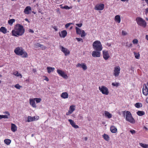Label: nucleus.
<instances>
[{
	"label": "nucleus",
	"instance_id": "nucleus-8",
	"mask_svg": "<svg viewBox=\"0 0 148 148\" xmlns=\"http://www.w3.org/2000/svg\"><path fill=\"white\" fill-rule=\"evenodd\" d=\"M143 94L147 96L148 94V82L146 84L144 85L142 89Z\"/></svg>",
	"mask_w": 148,
	"mask_h": 148
},
{
	"label": "nucleus",
	"instance_id": "nucleus-15",
	"mask_svg": "<svg viewBox=\"0 0 148 148\" xmlns=\"http://www.w3.org/2000/svg\"><path fill=\"white\" fill-rule=\"evenodd\" d=\"M31 7L30 6H27L25 9L24 12L25 14H29L31 13Z\"/></svg>",
	"mask_w": 148,
	"mask_h": 148
},
{
	"label": "nucleus",
	"instance_id": "nucleus-21",
	"mask_svg": "<svg viewBox=\"0 0 148 148\" xmlns=\"http://www.w3.org/2000/svg\"><path fill=\"white\" fill-rule=\"evenodd\" d=\"M114 20L115 21L118 23H119L121 22V17L119 15H116L114 17Z\"/></svg>",
	"mask_w": 148,
	"mask_h": 148
},
{
	"label": "nucleus",
	"instance_id": "nucleus-11",
	"mask_svg": "<svg viewBox=\"0 0 148 148\" xmlns=\"http://www.w3.org/2000/svg\"><path fill=\"white\" fill-rule=\"evenodd\" d=\"M76 33L77 34L81 35L82 37L85 36L86 34L84 31L81 30L80 28H76Z\"/></svg>",
	"mask_w": 148,
	"mask_h": 148
},
{
	"label": "nucleus",
	"instance_id": "nucleus-22",
	"mask_svg": "<svg viewBox=\"0 0 148 148\" xmlns=\"http://www.w3.org/2000/svg\"><path fill=\"white\" fill-rule=\"evenodd\" d=\"M67 34V32L65 30L61 31V34H60V36L63 38H64Z\"/></svg>",
	"mask_w": 148,
	"mask_h": 148
},
{
	"label": "nucleus",
	"instance_id": "nucleus-60",
	"mask_svg": "<svg viewBox=\"0 0 148 148\" xmlns=\"http://www.w3.org/2000/svg\"><path fill=\"white\" fill-rule=\"evenodd\" d=\"M146 102L148 103V98H147L146 99Z\"/></svg>",
	"mask_w": 148,
	"mask_h": 148
},
{
	"label": "nucleus",
	"instance_id": "nucleus-3",
	"mask_svg": "<svg viewBox=\"0 0 148 148\" xmlns=\"http://www.w3.org/2000/svg\"><path fill=\"white\" fill-rule=\"evenodd\" d=\"M94 49L96 51H101L102 49V47L101 42L99 40L95 41L92 44Z\"/></svg>",
	"mask_w": 148,
	"mask_h": 148
},
{
	"label": "nucleus",
	"instance_id": "nucleus-19",
	"mask_svg": "<svg viewBox=\"0 0 148 148\" xmlns=\"http://www.w3.org/2000/svg\"><path fill=\"white\" fill-rule=\"evenodd\" d=\"M68 121L69 122L71 125L75 129L79 128V127L77 125H76L75 123L73 120L71 119H69L68 120Z\"/></svg>",
	"mask_w": 148,
	"mask_h": 148
},
{
	"label": "nucleus",
	"instance_id": "nucleus-52",
	"mask_svg": "<svg viewBox=\"0 0 148 148\" xmlns=\"http://www.w3.org/2000/svg\"><path fill=\"white\" fill-rule=\"evenodd\" d=\"M72 113H71L70 111L69 110L68 112L66 113V115H69L70 114H71Z\"/></svg>",
	"mask_w": 148,
	"mask_h": 148
},
{
	"label": "nucleus",
	"instance_id": "nucleus-33",
	"mask_svg": "<svg viewBox=\"0 0 148 148\" xmlns=\"http://www.w3.org/2000/svg\"><path fill=\"white\" fill-rule=\"evenodd\" d=\"M4 142L6 144L9 145L11 143V140L9 139H5L4 140Z\"/></svg>",
	"mask_w": 148,
	"mask_h": 148
},
{
	"label": "nucleus",
	"instance_id": "nucleus-26",
	"mask_svg": "<svg viewBox=\"0 0 148 148\" xmlns=\"http://www.w3.org/2000/svg\"><path fill=\"white\" fill-rule=\"evenodd\" d=\"M11 130L13 132H15L17 130V127L14 124H11Z\"/></svg>",
	"mask_w": 148,
	"mask_h": 148
},
{
	"label": "nucleus",
	"instance_id": "nucleus-34",
	"mask_svg": "<svg viewBox=\"0 0 148 148\" xmlns=\"http://www.w3.org/2000/svg\"><path fill=\"white\" fill-rule=\"evenodd\" d=\"M3 118L8 119V115H0V119Z\"/></svg>",
	"mask_w": 148,
	"mask_h": 148
},
{
	"label": "nucleus",
	"instance_id": "nucleus-13",
	"mask_svg": "<svg viewBox=\"0 0 148 148\" xmlns=\"http://www.w3.org/2000/svg\"><path fill=\"white\" fill-rule=\"evenodd\" d=\"M60 49L61 51L64 54L65 56H67L69 54L70 51L64 47L63 46H61Z\"/></svg>",
	"mask_w": 148,
	"mask_h": 148
},
{
	"label": "nucleus",
	"instance_id": "nucleus-12",
	"mask_svg": "<svg viewBox=\"0 0 148 148\" xmlns=\"http://www.w3.org/2000/svg\"><path fill=\"white\" fill-rule=\"evenodd\" d=\"M103 57L105 60H107L109 58L110 56L108 51L103 50Z\"/></svg>",
	"mask_w": 148,
	"mask_h": 148
},
{
	"label": "nucleus",
	"instance_id": "nucleus-44",
	"mask_svg": "<svg viewBox=\"0 0 148 148\" xmlns=\"http://www.w3.org/2000/svg\"><path fill=\"white\" fill-rule=\"evenodd\" d=\"M127 32L123 30L122 31V34L123 36H125L127 34Z\"/></svg>",
	"mask_w": 148,
	"mask_h": 148
},
{
	"label": "nucleus",
	"instance_id": "nucleus-25",
	"mask_svg": "<svg viewBox=\"0 0 148 148\" xmlns=\"http://www.w3.org/2000/svg\"><path fill=\"white\" fill-rule=\"evenodd\" d=\"M104 114L105 116L108 118H110L112 117V115L107 111H105Z\"/></svg>",
	"mask_w": 148,
	"mask_h": 148
},
{
	"label": "nucleus",
	"instance_id": "nucleus-61",
	"mask_svg": "<svg viewBox=\"0 0 148 148\" xmlns=\"http://www.w3.org/2000/svg\"><path fill=\"white\" fill-rule=\"evenodd\" d=\"M25 21H28V20L27 19V18H25Z\"/></svg>",
	"mask_w": 148,
	"mask_h": 148
},
{
	"label": "nucleus",
	"instance_id": "nucleus-14",
	"mask_svg": "<svg viewBox=\"0 0 148 148\" xmlns=\"http://www.w3.org/2000/svg\"><path fill=\"white\" fill-rule=\"evenodd\" d=\"M101 51H94L92 52V56L94 57H99L100 56Z\"/></svg>",
	"mask_w": 148,
	"mask_h": 148
},
{
	"label": "nucleus",
	"instance_id": "nucleus-16",
	"mask_svg": "<svg viewBox=\"0 0 148 148\" xmlns=\"http://www.w3.org/2000/svg\"><path fill=\"white\" fill-rule=\"evenodd\" d=\"M38 116H34L33 117L31 116H28V117L27 121L28 122H30L34 121L36 120H37L38 119Z\"/></svg>",
	"mask_w": 148,
	"mask_h": 148
},
{
	"label": "nucleus",
	"instance_id": "nucleus-6",
	"mask_svg": "<svg viewBox=\"0 0 148 148\" xmlns=\"http://www.w3.org/2000/svg\"><path fill=\"white\" fill-rule=\"evenodd\" d=\"M99 90L102 93L106 95H107L109 93L108 89L106 87L103 86H99Z\"/></svg>",
	"mask_w": 148,
	"mask_h": 148
},
{
	"label": "nucleus",
	"instance_id": "nucleus-17",
	"mask_svg": "<svg viewBox=\"0 0 148 148\" xmlns=\"http://www.w3.org/2000/svg\"><path fill=\"white\" fill-rule=\"evenodd\" d=\"M76 67L82 68L84 70H85L87 69V67L85 63H78L76 65Z\"/></svg>",
	"mask_w": 148,
	"mask_h": 148
},
{
	"label": "nucleus",
	"instance_id": "nucleus-39",
	"mask_svg": "<svg viewBox=\"0 0 148 148\" xmlns=\"http://www.w3.org/2000/svg\"><path fill=\"white\" fill-rule=\"evenodd\" d=\"M14 28H23V26L20 24H17L15 26Z\"/></svg>",
	"mask_w": 148,
	"mask_h": 148
},
{
	"label": "nucleus",
	"instance_id": "nucleus-64",
	"mask_svg": "<svg viewBox=\"0 0 148 148\" xmlns=\"http://www.w3.org/2000/svg\"><path fill=\"white\" fill-rule=\"evenodd\" d=\"M54 29H55V30L56 31H57V28H54Z\"/></svg>",
	"mask_w": 148,
	"mask_h": 148
},
{
	"label": "nucleus",
	"instance_id": "nucleus-5",
	"mask_svg": "<svg viewBox=\"0 0 148 148\" xmlns=\"http://www.w3.org/2000/svg\"><path fill=\"white\" fill-rule=\"evenodd\" d=\"M136 21L138 25L140 26L145 27L147 25V23L142 18L138 17L136 18Z\"/></svg>",
	"mask_w": 148,
	"mask_h": 148
},
{
	"label": "nucleus",
	"instance_id": "nucleus-62",
	"mask_svg": "<svg viewBox=\"0 0 148 148\" xmlns=\"http://www.w3.org/2000/svg\"><path fill=\"white\" fill-rule=\"evenodd\" d=\"M81 0H77V1L78 2H79L81 1Z\"/></svg>",
	"mask_w": 148,
	"mask_h": 148
},
{
	"label": "nucleus",
	"instance_id": "nucleus-58",
	"mask_svg": "<svg viewBox=\"0 0 148 148\" xmlns=\"http://www.w3.org/2000/svg\"><path fill=\"white\" fill-rule=\"evenodd\" d=\"M33 71L34 72H35L36 71V70L35 69H33Z\"/></svg>",
	"mask_w": 148,
	"mask_h": 148
},
{
	"label": "nucleus",
	"instance_id": "nucleus-7",
	"mask_svg": "<svg viewBox=\"0 0 148 148\" xmlns=\"http://www.w3.org/2000/svg\"><path fill=\"white\" fill-rule=\"evenodd\" d=\"M121 68L119 66L114 67L113 70V75L115 77H118L120 73Z\"/></svg>",
	"mask_w": 148,
	"mask_h": 148
},
{
	"label": "nucleus",
	"instance_id": "nucleus-42",
	"mask_svg": "<svg viewBox=\"0 0 148 148\" xmlns=\"http://www.w3.org/2000/svg\"><path fill=\"white\" fill-rule=\"evenodd\" d=\"M133 43L134 44H137L138 43V41L137 39H134L133 40Z\"/></svg>",
	"mask_w": 148,
	"mask_h": 148
},
{
	"label": "nucleus",
	"instance_id": "nucleus-54",
	"mask_svg": "<svg viewBox=\"0 0 148 148\" xmlns=\"http://www.w3.org/2000/svg\"><path fill=\"white\" fill-rule=\"evenodd\" d=\"M4 113H5L6 114H8V116H10V114L9 113V112H7V111L5 112Z\"/></svg>",
	"mask_w": 148,
	"mask_h": 148
},
{
	"label": "nucleus",
	"instance_id": "nucleus-18",
	"mask_svg": "<svg viewBox=\"0 0 148 148\" xmlns=\"http://www.w3.org/2000/svg\"><path fill=\"white\" fill-rule=\"evenodd\" d=\"M29 103L30 105L33 107L36 108V106L35 103V100L34 99H30Z\"/></svg>",
	"mask_w": 148,
	"mask_h": 148
},
{
	"label": "nucleus",
	"instance_id": "nucleus-1",
	"mask_svg": "<svg viewBox=\"0 0 148 148\" xmlns=\"http://www.w3.org/2000/svg\"><path fill=\"white\" fill-rule=\"evenodd\" d=\"M14 52L16 55L21 56L23 58H27L28 56L27 53L21 47H17L15 49Z\"/></svg>",
	"mask_w": 148,
	"mask_h": 148
},
{
	"label": "nucleus",
	"instance_id": "nucleus-10",
	"mask_svg": "<svg viewBox=\"0 0 148 148\" xmlns=\"http://www.w3.org/2000/svg\"><path fill=\"white\" fill-rule=\"evenodd\" d=\"M57 72L60 76H62L63 78L66 79H67L68 78V77L67 75L62 71L60 69H58L57 70Z\"/></svg>",
	"mask_w": 148,
	"mask_h": 148
},
{
	"label": "nucleus",
	"instance_id": "nucleus-23",
	"mask_svg": "<svg viewBox=\"0 0 148 148\" xmlns=\"http://www.w3.org/2000/svg\"><path fill=\"white\" fill-rule=\"evenodd\" d=\"M110 130L112 132L115 133L116 132L117 129L114 126H112L110 127Z\"/></svg>",
	"mask_w": 148,
	"mask_h": 148
},
{
	"label": "nucleus",
	"instance_id": "nucleus-50",
	"mask_svg": "<svg viewBox=\"0 0 148 148\" xmlns=\"http://www.w3.org/2000/svg\"><path fill=\"white\" fill-rule=\"evenodd\" d=\"M82 25V23L76 24V25H77L78 27H81V26Z\"/></svg>",
	"mask_w": 148,
	"mask_h": 148
},
{
	"label": "nucleus",
	"instance_id": "nucleus-36",
	"mask_svg": "<svg viewBox=\"0 0 148 148\" xmlns=\"http://www.w3.org/2000/svg\"><path fill=\"white\" fill-rule=\"evenodd\" d=\"M142 105L141 103H137L135 104V106L137 108H139L142 107Z\"/></svg>",
	"mask_w": 148,
	"mask_h": 148
},
{
	"label": "nucleus",
	"instance_id": "nucleus-56",
	"mask_svg": "<svg viewBox=\"0 0 148 148\" xmlns=\"http://www.w3.org/2000/svg\"><path fill=\"white\" fill-rule=\"evenodd\" d=\"M83 118V117L82 116H79V119H82Z\"/></svg>",
	"mask_w": 148,
	"mask_h": 148
},
{
	"label": "nucleus",
	"instance_id": "nucleus-57",
	"mask_svg": "<svg viewBox=\"0 0 148 148\" xmlns=\"http://www.w3.org/2000/svg\"><path fill=\"white\" fill-rule=\"evenodd\" d=\"M88 138L87 137H85L84 138V140L86 141L87 140Z\"/></svg>",
	"mask_w": 148,
	"mask_h": 148
},
{
	"label": "nucleus",
	"instance_id": "nucleus-28",
	"mask_svg": "<svg viewBox=\"0 0 148 148\" xmlns=\"http://www.w3.org/2000/svg\"><path fill=\"white\" fill-rule=\"evenodd\" d=\"M136 113L138 116H142L145 114V112L142 111H138L136 112Z\"/></svg>",
	"mask_w": 148,
	"mask_h": 148
},
{
	"label": "nucleus",
	"instance_id": "nucleus-47",
	"mask_svg": "<svg viewBox=\"0 0 148 148\" xmlns=\"http://www.w3.org/2000/svg\"><path fill=\"white\" fill-rule=\"evenodd\" d=\"M76 39L78 42L82 41V42H83V40L81 38H76Z\"/></svg>",
	"mask_w": 148,
	"mask_h": 148
},
{
	"label": "nucleus",
	"instance_id": "nucleus-63",
	"mask_svg": "<svg viewBox=\"0 0 148 148\" xmlns=\"http://www.w3.org/2000/svg\"><path fill=\"white\" fill-rule=\"evenodd\" d=\"M146 19L148 21V18H146Z\"/></svg>",
	"mask_w": 148,
	"mask_h": 148
},
{
	"label": "nucleus",
	"instance_id": "nucleus-38",
	"mask_svg": "<svg viewBox=\"0 0 148 148\" xmlns=\"http://www.w3.org/2000/svg\"><path fill=\"white\" fill-rule=\"evenodd\" d=\"M34 99L37 103L40 102L41 101V99L40 98H35Z\"/></svg>",
	"mask_w": 148,
	"mask_h": 148
},
{
	"label": "nucleus",
	"instance_id": "nucleus-37",
	"mask_svg": "<svg viewBox=\"0 0 148 148\" xmlns=\"http://www.w3.org/2000/svg\"><path fill=\"white\" fill-rule=\"evenodd\" d=\"M0 31L2 32L4 34L7 33V30L6 28H0Z\"/></svg>",
	"mask_w": 148,
	"mask_h": 148
},
{
	"label": "nucleus",
	"instance_id": "nucleus-55",
	"mask_svg": "<svg viewBox=\"0 0 148 148\" xmlns=\"http://www.w3.org/2000/svg\"><path fill=\"white\" fill-rule=\"evenodd\" d=\"M123 2H128L129 1V0H121Z\"/></svg>",
	"mask_w": 148,
	"mask_h": 148
},
{
	"label": "nucleus",
	"instance_id": "nucleus-53",
	"mask_svg": "<svg viewBox=\"0 0 148 148\" xmlns=\"http://www.w3.org/2000/svg\"><path fill=\"white\" fill-rule=\"evenodd\" d=\"M148 13V8L145 9V14H147Z\"/></svg>",
	"mask_w": 148,
	"mask_h": 148
},
{
	"label": "nucleus",
	"instance_id": "nucleus-45",
	"mask_svg": "<svg viewBox=\"0 0 148 148\" xmlns=\"http://www.w3.org/2000/svg\"><path fill=\"white\" fill-rule=\"evenodd\" d=\"M41 45V44H40V43H38L36 44L35 45V47L37 48L38 47H40Z\"/></svg>",
	"mask_w": 148,
	"mask_h": 148
},
{
	"label": "nucleus",
	"instance_id": "nucleus-46",
	"mask_svg": "<svg viewBox=\"0 0 148 148\" xmlns=\"http://www.w3.org/2000/svg\"><path fill=\"white\" fill-rule=\"evenodd\" d=\"M73 23H68L66 24L65 25V28H68L71 25L73 24Z\"/></svg>",
	"mask_w": 148,
	"mask_h": 148
},
{
	"label": "nucleus",
	"instance_id": "nucleus-51",
	"mask_svg": "<svg viewBox=\"0 0 148 148\" xmlns=\"http://www.w3.org/2000/svg\"><path fill=\"white\" fill-rule=\"evenodd\" d=\"M29 32L31 33H33L34 32V31L33 30L31 29H29Z\"/></svg>",
	"mask_w": 148,
	"mask_h": 148
},
{
	"label": "nucleus",
	"instance_id": "nucleus-41",
	"mask_svg": "<svg viewBox=\"0 0 148 148\" xmlns=\"http://www.w3.org/2000/svg\"><path fill=\"white\" fill-rule=\"evenodd\" d=\"M112 84L113 86L117 87L119 85V84L117 82H113Z\"/></svg>",
	"mask_w": 148,
	"mask_h": 148
},
{
	"label": "nucleus",
	"instance_id": "nucleus-35",
	"mask_svg": "<svg viewBox=\"0 0 148 148\" xmlns=\"http://www.w3.org/2000/svg\"><path fill=\"white\" fill-rule=\"evenodd\" d=\"M134 55L135 58L136 59H138L139 58L140 55L139 53H137L135 52H134Z\"/></svg>",
	"mask_w": 148,
	"mask_h": 148
},
{
	"label": "nucleus",
	"instance_id": "nucleus-2",
	"mask_svg": "<svg viewBox=\"0 0 148 148\" xmlns=\"http://www.w3.org/2000/svg\"><path fill=\"white\" fill-rule=\"evenodd\" d=\"M24 28H15L12 31V35L15 36H21L24 33Z\"/></svg>",
	"mask_w": 148,
	"mask_h": 148
},
{
	"label": "nucleus",
	"instance_id": "nucleus-30",
	"mask_svg": "<svg viewBox=\"0 0 148 148\" xmlns=\"http://www.w3.org/2000/svg\"><path fill=\"white\" fill-rule=\"evenodd\" d=\"M103 137L104 139L107 141H108L109 140V136L107 134H104L103 135Z\"/></svg>",
	"mask_w": 148,
	"mask_h": 148
},
{
	"label": "nucleus",
	"instance_id": "nucleus-40",
	"mask_svg": "<svg viewBox=\"0 0 148 148\" xmlns=\"http://www.w3.org/2000/svg\"><path fill=\"white\" fill-rule=\"evenodd\" d=\"M15 88L17 89H19L21 87V86H20L18 84H17L14 86Z\"/></svg>",
	"mask_w": 148,
	"mask_h": 148
},
{
	"label": "nucleus",
	"instance_id": "nucleus-20",
	"mask_svg": "<svg viewBox=\"0 0 148 148\" xmlns=\"http://www.w3.org/2000/svg\"><path fill=\"white\" fill-rule=\"evenodd\" d=\"M61 97L62 98L65 99L68 98L69 95L67 92H64L62 93Z\"/></svg>",
	"mask_w": 148,
	"mask_h": 148
},
{
	"label": "nucleus",
	"instance_id": "nucleus-43",
	"mask_svg": "<svg viewBox=\"0 0 148 148\" xmlns=\"http://www.w3.org/2000/svg\"><path fill=\"white\" fill-rule=\"evenodd\" d=\"M62 8H63L65 9H69L71 8V7H69L67 5H65L63 7H62Z\"/></svg>",
	"mask_w": 148,
	"mask_h": 148
},
{
	"label": "nucleus",
	"instance_id": "nucleus-9",
	"mask_svg": "<svg viewBox=\"0 0 148 148\" xmlns=\"http://www.w3.org/2000/svg\"><path fill=\"white\" fill-rule=\"evenodd\" d=\"M104 7V5L103 3H99L96 4L95 7L94 9L95 10H103Z\"/></svg>",
	"mask_w": 148,
	"mask_h": 148
},
{
	"label": "nucleus",
	"instance_id": "nucleus-31",
	"mask_svg": "<svg viewBox=\"0 0 148 148\" xmlns=\"http://www.w3.org/2000/svg\"><path fill=\"white\" fill-rule=\"evenodd\" d=\"M139 145L141 147L143 148H148V145L147 144L140 143Z\"/></svg>",
	"mask_w": 148,
	"mask_h": 148
},
{
	"label": "nucleus",
	"instance_id": "nucleus-4",
	"mask_svg": "<svg viewBox=\"0 0 148 148\" xmlns=\"http://www.w3.org/2000/svg\"><path fill=\"white\" fill-rule=\"evenodd\" d=\"M126 120L131 123L134 124L135 123V121L132 117L131 112L129 111H127L126 113Z\"/></svg>",
	"mask_w": 148,
	"mask_h": 148
},
{
	"label": "nucleus",
	"instance_id": "nucleus-59",
	"mask_svg": "<svg viewBox=\"0 0 148 148\" xmlns=\"http://www.w3.org/2000/svg\"><path fill=\"white\" fill-rule=\"evenodd\" d=\"M45 80L47 81H49V79H48V78L47 77H46V78H45Z\"/></svg>",
	"mask_w": 148,
	"mask_h": 148
},
{
	"label": "nucleus",
	"instance_id": "nucleus-49",
	"mask_svg": "<svg viewBox=\"0 0 148 148\" xmlns=\"http://www.w3.org/2000/svg\"><path fill=\"white\" fill-rule=\"evenodd\" d=\"M40 48L42 49H45L46 48V47L42 45H41L40 46Z\"/></svg>",
	"mask_w": 148,
	"mask_h": 148
},
{
	"label": "nucleus",
	"instance_id": "nucleus-27",
	"mask_svg": "<svg viewBox=\"0 0 148 148\" xmlns=\"http://www.w3.org/2000/svg\"><path fill=\"white\" fill-rule=\"evenodd\" d=\"M13 74L16 77H20V78L22 77V75L20 73H19L18 71H16L13 73Z\"/></svg>",
	"mask_w": 148,
	"mask_h": 148
},
{
	"label": "nucleus",
	"instance_id": "nucleus-48",
	"mask_svg": "<svg viewBox=\"0 0 148 148\" xmlns=\"http://www.w3.org/2000/svg\"><path fill=\"white\" fill-rule=\"evenodd\" d=\"M130 132L132 134H135L136 133V131L133 130H130Z\"/></svg>",
	"mask_w": 148,
	"mask_h": 148
},
{
	"label": "nucleus",
	"instance_id": "nucleus-24",
	"mask_svg": "<svg viewBox=\"0 0 148 148\" xmlns=\"http://www.w3.org/2000/svg\"><path fill=\"white\" fill-rule=\"evenodd\" d=\"M47 72L49 73H50L51 72H53L55 69V68L50 66L47 67Z\"/></svg>",
	"mask_w": 148,
	"mask_h": 148
},
{
	"label": "nucleus",
	"instance_id": "nucleus-32",
	"mask_svg": "<svg viewBox=\"0 0 148 148\" xmlns=\"http://www.w3.org/2000/svg\"><path fill=\"white\" fill-rule=\"evenodd\" d=\"M15 21V20L14 18H12L10 19L8 21V23L10 25H12L13 23Z\"/></svg>",
	"mask_w": 148,
	"mask_h": 148
},
{
	"label": "nucleus",
	"instance_id": "nucleus-29",
	"mask_svg": "<svg viewBox=\"0 0 148 148\" xmlns=\"http://www.w3.org/2000/svg\"><path fill=\"white\" fill-rule=\"evenodd\" d=\"M75 110V106L74 105H72L70 106L69 110L70 111L71 113Z\"/></svg>",
	"mask_w": 148,
	"mask_h": 148
}]
</instances>
